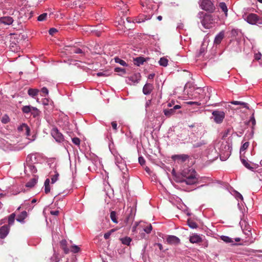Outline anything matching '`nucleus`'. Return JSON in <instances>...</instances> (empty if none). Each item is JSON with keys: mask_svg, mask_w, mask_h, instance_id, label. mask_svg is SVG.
Returning a JSON list of instances; mask_svg holds the SVG:
<instances>
[{"mask_svg": "<svg viewBox=\"0 0 262 262\" xmlns=\"http://www.w3.org/2000/svg\"><path fill=\"white\" fill-rule=\"evenodd\" d=\"M115 61L116 63H119L120 64L123 66H125L126 67L127 66V64L126 63V62L125 61H124L123 60L120 59V58L119 57H115Z\"/></svg>", "mask_w": 262, "mask_h": 262, "instance_id": "72a5a7b5", "label": "nucleus"}, {"mask_svg": "<svg viewBox=\"0 0 262 262\" xmlns=\"http://www.w3.org/2000/svg\"><path fill=\"white\" fill-rule=\"evenodd\" d=\"M242 101H233L231 102V103L234 105H241L242 104Z\"/></svg>", "mask_w": 262, "mask_h": 262, "instance_id": "bf43d9fd", "label": "nucleus"}, {"mask_svg": "<svg viewBox=\"0 0 262 262\" xmlns=\"http://www.w3.org/2000/svg\"><path fill=\"white\" fill-rule=\"evenodd\" d=\"M9 121H10L9 117L7 115H5L4 116H3L2 120H1L2 122L4 124H6V123H8L9 122Z\"/></svg>", "mask_w": 262, "mask_h": 262, "instance_id": "79ce46f5", "label": "nucleus"}, {"mask_svg": "<svg viewBox=\"0 0 262 262\" xmlns=\"http://www.w3.org/2000/svg\"><path fill=\"white\" fill-rule=\"evenodd\" d=\"M153 89V85L150 83H146L143 88V93L144 94L147 95L149 94Z\"/></svg>", "mask_w": 262, "mask_h": 262, "instance_id": "f3484780", "label": "nucleus"}, {"mask_svg": "<svg viewBox=\"0 0 262 262\" xmlns=\"http://www.w3.org/2000/svg\"><path fill=\"white\" fill-rule=\"evenodd\" d=\"M27 212L25 211H23L17 217L16 219V221L22 223L24 222L25 219L27 217Z\"/></svg>", "mask_w": 262, "mask_h": 262, "instance_id": "b1692460", "label": "nucleus"}, {"mask_svg": "<svg viewBox=\"0 0 262 262\" xmlns=\"http://www.w3.org/2000/svg\"><path fill=\"white\" fill-rule=\"evenodd\" d=\"M181 107L180 105H176L175 106H174V107L173 108H172V109H174V111L175 112V110H177V109H179Z\"/></svg>", "mask_w": 262, "mask_h": 262, "instance_id": "0e129e2a", "label": "nucleus"}, {"mask_svg": "<svg viewBox=\"0 0 262 262\" xmlns=\"http://www.w3.org/2000/svg\"><path fill=\"white\" fill-rule=\"evenodd\" d=\"M220 238L222 241H223L226 243L230 244L231 245H235V242H238L241 241V238L239 237H236L234 239H233L229 236L225 235H222L221 236Z\"/></svg>", "mask_w": 262, "mask_h": 262, "instance_id": "9d476101", "label": "nucleus"}, {"mask_svg": "<svg viewBox=\"0 0 262 262\" xmlns=\"http://www.w3.org/2000/svg\"><path fill=\"white\" fill-rule=\"evenodd\" d=\"M59 177V173L57 172H55V174L51 178V182L52 184L55 183L58 180Z\"/></svg>", "mask_w": 262, "mask_h": 262, "instance_id": "37998d69", "label": "nucleus"}, {"mask_svg": "<svg viewBox=\"0 0 262 262\" xmlns=\"http://www.w3.org/2000/svg\"><path fill=\"white\" fill-rule=\"evenodd\" d=\"M145 61V59L142 57H138L134 59L135 64L139 66Z\"/></svg>", "mask_w": 262, "mask_h": 262, "instance_id": "393cba45", "label": "nucleus"}, {"mask_svg": "<svg viewBox=\"0 0 262 262\" xmlns=\"http://www.w3.org/2000/svg\"><path fill=\"white\" fill-rule=\"evenodd\" d=\"M72 140L73 143L74 144H75L76 145H79L80 144V140L78 138H77V137L73 138L72 139Z\"/></svg>", "mask_w": 262, "mask_h": 262, "instance_id": "de8ad7c7", "label": "nucleus"}, {"mask_svg": "<svg viewBox=\"0 0 262 262\" xmlns=\"http://www.w3.org/2000/svg\"><path fill=\"white\" fill-rule=\"evenodd\" d=\"M231 147L229 144L224 145L220 150V159L226 161L231 155Z\"/></svg>", "mask_w": 262, "mask_h": 262, "instance_id": "39448f33", "label": "nucleus"}, {"mask_svg": "<svg viewBox=\"0 0 262 262\" xmlns=\"http://www.w3.org/2000/svg\"><path fill=\"white\" fill-rule=\"evenodd\" d=\"M79 249L80 248L77 246L73 245L71 247L70 251L74 253H76L79 251Z\"/></svg>", "mask_w": 262, "mask_h": 262, "instance_id": "a19ab883", "label": "nucleus"}, {"mask_svg": "<svg viewBox=\"0 0 262 262\" xmlns=\"http://www.w3.org/2000/svg\"><path fill=\"white\" fill-rule=\"evenodd\" d=\"M66 243H67V242L65 240H62L60 242V244H61V245L62 246V249L63 250L64 253L66 254H67L70 251V249H68L67 246H66Z\"/></svg>", "mask_w": 262, "mask_h": 262, "instance_id": "cd10ccee", "label": "nucleus"}, {"mask_svg": "<svg viewBox=\"0 0 262 262\" xmlns=\"http://www.w3.org/2000/svg\"><path fill=\"white\" fill-rule=\"evenodd\" d=\"M241 161L242 163V164L248 169L253 170V169L255 168V166L253 164L251 165V164L248 161L245 159L244 158H243L242 157V156H241Z\"/></svg>", "mask_w": 262, "mask_h": 262, "instance_id": "6ab92c4d", "label": "nucleus"}, {"mask_svg": "<svg viewBox=\"0 0 262 262\" xmlns=\"http://www.w3.org/2000/svg\"><path fill=\"white\" fill-rule=\"evenodd\" d=\"M152 226L151 224L148 225L147 227H145L144 228V231L146 233H150L151 231L152 230Z\"/></svg>", "mask_w": 262, "mask_h": 262, "instance_id": "a18cd8bd", "label": "nucleus"}, {"mask_svg": "<svg viewBox=\"0 0 262 262\" xmlns=\"http://www.w3.org/2000/svg\"><path fill=\"white\" fill-rule=\"evenodd\" d=\"M167 242L169 244L178 245L180 243V239L174 235H169L167 238Z\"/></svg>", "mask_w": 262, "mask_h": 262, "instance_id": "f8f14e48", "label": "nucleus"}, {"mask_svg": "<svg viewBox=\"0 0 262 262\" xmlns=\"http://www.w3.org/2000/svg\"><path fill=\"white\" fill-rule=\"evenodd\" d=\"M250 123H251V124H252V130L253 131V130L254 129V126L256 124V121L253 115H252V116L250 117V119L249 121H248V124L250 125Z\"/></svg>", "mask_w": 262, "mask_h": 262, "instance_id": "e433bc0d", "label": "nucleus"}, {"mask_svg": "<svg viewBox=\"0 0 262 262\" xmlns=\"http://www.w3.org/2000/svg\"><path fill=\"white\" fill-rule=\"evenodd\" d=\"M234 196H235V198L237 200H241V201H243V197L242 196V195L239 193L238 192L235 191L234 192Z\"/></svg>", "mask_w": 262, "mask_h": 262, "instance_id": "c03bdc74", "label": "nucleus"}, {"mask_svg": "<svg viewBox=\"0 0 262 262\" xmlns=\"http://www.w3.org/2000/svg\"><path fill=\"white\" fill-rule=\"evenodd\" d=\"M189 241L193 244L199 243L202 241V239L199 235L195 234L190 236Z\"/></svg>", "mask_w": 262, "mask_h": 262, "instance_id": "a211bd4d", "label": "nucleus"}, {"mask_svg": "<svg viewBox=\"0 0 262 262\" xmlns=\"http://www.w3.org/2000/svg\"><path fill=\"white\" fill-rule=\"evenodd\" d=\"M120 240L123 244L126 245L127 246L129 245V244L132 241V239L129 237H125L122 238H121Z\"/></svg>", "mask_w": 262, "mask_h": 262, "instance_id": "c756f323", "label": "nucleus"}, {"mask_svg": "<svg viewBox=\"0 0 262 262\" xmlns=\"http://www.w3.org/2000/svg\"><path fill=\"white\" fill-rule=\"evenodd\" d=\"M188 158V156L186 155H174L172 156V159L174 160H179L181 162L185 161Z\"/></svg>", "mask_w": 262, "mask_h": 262, "instance_id": "aec40b11", "label": "nucleus"}, {"mask_svg": "<svg viewBox=\"0 0 262 262\" xmlns=\"http://www.w3.org/2000/svg\"><path fill=\"white\" fill-rule=\"evenodd\" d=\"M243 17L244 20L249 24L252 25L262 24V19L256 14L250 13L245 15Z\"/></svg>", "mask_w": 262, "mask_h": 262, "instance_id": "7ed1b4c3", "label": "nucleus"}, {"mask_svg": "<svg viewBox=\"0 0 262 262\" xmlns=\"http://www.w3.org/2000/svg\"><path fill=\"white\" fill-rule=\"evenodd\" d=\"M157 245L158 246L160 250H162L163 246L161 244L158 243V244H157Z\"/></svg>", "mask_w": 262, "mask_h": 262, "instance_id": "69168bd1", "label": "nucleus"}, {"mask_svg": "<svg viewBox=\"0 0 262 262\" xmlns=\"http://www.w3.org/2000/svg\"><path fill=\"white\" fill-rule=\"evenodd\" d=\"M73 53L76 54H82L83 53V51L80 49H74Z\"/></svg>", "mask_w": 262, "mask_h": 262, "instance_id": "6e6d98bb", "label": "nucleus"}, {"mask_svg": "<svg viewBox=\"0 0 262 262\" xmlns=\"http://www.w3.org/2000/svg\"><path fill=\"white\" fill-rule=\"evenodd\" d=\"M219 7L222 11L224 13L225 16L227 17L228 15V8L226 4L224 2L220 3Z\"/></svg>", "mask_w": 262, "mask_h": 262, "instance_id": "4be33fe9", "label": "nucleus"}, {"mask_svg": "<svg viewBox=\"0 0 262 262\" xmlns=\"http://www.w3.org/2000/svg\"><path fill=\"white\" fill-rule=\"evenodd\" d=\"M35 183H36V180H33L32 181V182H28L26 184V186L28 187H31L35 185Z\"/></svg>", "mask_w": 262, "mask_h": 262, "instance_id": "09e8293b", "label": "nucleus"}, {"mask_svg": "<svg viewBox=\"0 0 262 262\" xmlns=\"http://www.w3.org/2000/svg\"><path fill=\"white\" fill-rule=\"evenodd\" d=\"M261 56V53L258 52L257 53L255 54L254 58L255 60H258L260 59Z\"/></svg>", "mask_w": 262, "mask_h": 262, "instance_id": "5fc2aeb1", "label": "nucleus"}, {"mask_svg": "<svg viewBox=\"0 0 262 262\" xmlns=\"http://www.w3.org/2000/svg\"><path fill=\"white\" fill-rule=\"evenodd\" d=\"M9 232V228L7 225H4L0 228V238H5Z\"/></svg>", "mask_w": 262, "mask_h": 262, "instance_id": "ddd939ff", "label": "nucleus"}, {"mask_svg": "<svg viewBox=\"0 0 262 262\" xmlns=\"http://www.w3.org/2000/svg\"><path fill=\"white\" fill-rule=\"evenodd\" d=\"M204 51H205V48L203 47L201 48L200 49V53L201 54V53H203Z\"/></svg>", "mask_w": 262, "mask_h": 262, "instance_id": "338daca9", "label": "nucleus"}, {"mask_svg": "<svg viewBox=\"0 0 262 262\" xmlns=\"http://www.w3.org/2000/svg\"><path fill=\"white\" fill-rule=\"evenodd\" d=\"M249 143L248 142L244 143L241 147L240 154L242 155V152H244L249 146Z\"/></svg>", "mask_w": 262, "mask_h": 262, "instance_id": "58836bf2", "label": "nucleus"}, {"mask_svg": "<svg viewBox=\"0 0 262 262\" xmlns=\"http://www.w3.org/2000/svg\"><path fill=\"white\" fill-rule=\"evenodd\" d=\"M51 135L52 137L58 142H62L64 138L61 133H60L57 128H53L51 130Z\"/></svg>", "mask_w": 262, "mask_h": 262, "instance_id": "6e6552de", "label": "nucleus"}, {"mask_svg": "<svg viewBox=\"0 0 262 262\" xmlns=\"http://www.w3.org/2000/svg\"><path fill=\"white\" fill-rule=\"evenodd\" d=\"M36 156L34 154L28 155L26 159V163H32L36 161Z\"/></svg>", "mask_w": 262, "mask_h": 262, "instance_id": "5701e85b", "label": "nucleus"}, {"mask_svg": "<svg viewBox=\"0 0 262 262\" xmlns=\"http://www.w3.org/2000/svg\"><path fill=\"white\" fill-rule=\"evenodd\" d=\"M241 105L242 106V107H243L246 108L247 109H249L248 104L247 103L242 102V104H241Z\"/></svg>", "mask_w": 262, "mask_h": 262, "instance_id": "052dcab7", "label": "nucleus"}, {"mask_svg": "<svg viewBox=\"0 0 262 262\" xmlns=\"http://www.w3.org/2000/svg\"><path fill=\"white\" fill-rule=\"evenodd\" d=\"M168 60L165 57H162L159 61V63L160 66L163 67H166L168 64Z\"/></svg>", "mask_w": 262, "mask_h": 262, "instance_id": "c85d7f7f", "label": "nucleus"}, {"mask_svg": "<svg viewBox=\"0 0 262 262\" xmlns=\"http://www.w3.org/2000/svg\"><path fill=\"white\" fill-rule=\"evenodd\" d=\"M51 214L54 215H58L59 214V211L58 210H55V211H51L50 212Z\"/></svg>", "mask_w": 262, "mask_h": 262, "instance_id": "680f3d73", "label": "nucleus"}, {"mask_svg": "<svg viewBox=\"0 0 262 262\" xmlns=\"http://www.w3.org/2000/svg\"><path fill=\"white\" fill-rule=\"evenodd\" d=\"M41 93L44 94L45 95V96H48L49 94V91L46 87H43L41 89Z\"/></svg>", "mask_w": 262, "mask_h": 262, "instance_id": "8fccbe9b", "label": "nucleus"}, {"mask_svg": "<svg viewBox=\"0 0 262 262\" xmlns=\"http://www.w3.org/2000/svg\"><path fill=\"white\" fill-rule=\"evenodd\" d=\"M25 172L27 174L35 173L37 172V169L32 163H26L25 165Z\"/></svg>", "mask_w": 262, "mask_h": 262, "instance_id": "1a4fd4ad", "label": "nucleus"}, {"mask_svg": "<svg viewBox=\"0 0 262 262\" xmlns=\"http://www.w3.org/2000/svg\"><path fill=\"white\" fill-rule=\"evenodd\" d=\"M15 214L12 213L8 217V224L9 226L12 225L14 222Z\"/></svg>", "mask_w": 262, "mask_h": 262, "instance_id": "473e14b6", "label": "nucleus"}, {"mask_svg": "<svg viewBox=\"0 0 262 262\" xmlns=\"http://www.w3.org/2000/svg\"><path fill=\"white\" fill-rule=\"evenodd\" d=\"M225 32L224 31H221L219 33H218L215 37L214 40V43L216 45H219L221 43L222 40L224 37Z\"/></svg>", "mask_w": 262, "mask_h": 262, "instance_id": "2eb2a0df", "label": "nucleus"}, {"mask_svg": "<svg viewBox=\"0 0 262 262\" xmlns=\"http://www.w3.org/2000/svg\"><path fill=\"white\" fill-rule=\"evenodd\" d=\"M110 217L112 220V221L115 223H118V221H117V217H116V213L115 211H113L111 212L110 213Z\"/></svg>", "mask_w": 262, "mask_h": 262, "instance_id": "f704fd0d", "label": "nucleus"}, {"mask_svg": "<svg viewBox=\"0 0 262 262\" xmlns=\"http://www.w3.org/2000/svg\"><path fill=\"white\" fill-rule=\"evenodd\" d=\"M111 124H112L113 128L116 130H117V123L116 122H115V121H113V122H112Z\"/></svg>", "mask_w": 262, "mask_h": 262, "instance_id": "13d9d810", "label": "nucleus"}, {"mask_svg": "<svg viewBox=\"0 0 262 262\" xmlns=\"http://www.w3.org/2000/svg\"><path fill=\"white\" fill-rule=\"evenodd\" d=\"M199 5L202 9L209 12H213L215 9L211 0H200Z\"/></svg>", "mask_w": 262, "mask_h": 262, "instance_id": "20e7f679", "label": "nucleus"}, {"mask_svg": "<svg viewBox=\"0 0 262 262\" xmlns=\"http://www.w3.org/2000/svg\"><path fill=\"white\" fill-rule=\"evenodd\" d=\"M164 115L167 117H170L174 113V109L170 108L168 110H164Z\"/></svg>", "mask_w": 262, "mask_h": 262, "instance_id": "2f4dec72", "label": "nucleus"}, {"mask_svg": "<svg viewBox=\"0 0 262 262\" xmlns=\"http://www.w3.org/2000/svg\"><path fill=\"white\" fill-rule=\"evenodd\" d=\"M157 19L159 20H161L162 19V17L161 16H158L157 17Z\"/></svg>", "mask_w": 262, "mask_h": 262, "instance_id": "774afa93", "label": "nucleus"}, {"mask_svg": "<svg viewBox=\"0 0 262 262\" xmlns=\"http://www.w3.org/2000/svg\"><path fill=\"white\" fill-rule=\"evenodd\" d=\"M187 224L189 227L192 229H195L198 227L197 224L190 220L187 221Z\"/></svg>", "mask_w": 262, "mask_h": 262, "instance_id": "7c9ffc66", "label": "nucleus"}, {"mask_svg": "<svg viewBox=\"0 0 262 262\" xmlns=\"http://www.w3.org/2000/svg\"><path fill=\"white\" fill-rule=\"evenodd\" d=\"M18 129L20 132H24L27 136H30V128L27 124H23L18 127Z\"/></svg>", "mask_w": 262, "mask_h": 262, "instance_id": "dca6fc26", "label": "nucleus"}, {"mask_svg": "<svg viewBox=\"0 0 262 262\" xmlns=\"http://www.w3.org/2000/svg\"><path fill=\"white\" fill-rule=\"evenodd\" d=\"M186 103L188 105L195 104V105H200L201 104V103L200 102H197V101H188Z\"/></svg>", "mask_w": 262, "mask_h": 262, "instance_id": "603ef678", "label": "nucleus"}, {"mask_svg": "<svg viewBox=\"0 0 262 262\" xmlns=\"http://www.w3.org/2000/svg\"><path fill=\"white\" fill-rule=\"evenodd\" d=\"M48 16V14L47 13H43L38 16L37 20L39 21H42L46 19Z\"/></svg>", "mask_w": 262, "mask_h": 262, "instance_id": "4c0bfd02", "label": "nucleus"}, {"mask_svg": "<svg viewBox=\"0 0 262 262\" xmlns=\"http://www.w3.org/2000/svg\"><path fill=\"white\" fill-rule=\"evenodd\" d=\"M32 111H34V113H32V114L33 115L34 117H35L36 115H38V110L36 107H32L30 106H24L22 108V111L23 113L27 114L30 112H31Z\"/></svg>", "mask_w": 262, "mask_h": 262, "instance_id": "9b49d317", "label": "nucleus"}, {"mask_svg": "<svg viewBox=\"0 0 262 262\" xmlns=\"http://www.w3.org/2000/svg\"><path fill=\"white\" fill-rule=\"evenodd\" d=\"M39 91V90L37 89H29L28 91V94L30 96L34 98L38 95Z\"/></svg>", "mask_w": 262, "mask_h": 262, "instance_id": "412c9836", "label": "nucleus"}, {"mask_svg": "<svg viewBox=\"0 0 262 262\" xmlns=\"http://www.w3.org/2000/svg\"><path fill=\"white\" fill-rule=\"evenodd\" d=\"M113 231V230H112V231H110V232H106L104 234V237L105 239H108L111 234V232Z\"/></svg>", "mask_w": 262, "mask_h": 262, "instance_id": "4d7b16f0", "label": "nucleus"}, {"mask_svg": "<svg viewBox=\"0 0 262 262\" xmlns=\"http://www.w3.org/2000/svg\"><path fill=\"white\" fill-rule=\"evenodd\" d=\"M45 192L46 193H48L50 191V180L49 179H47L45 180Z\"/></svg>", "mask_w": 262, "mask_h": 262, "instance_id": "a878e982", "label": "nucleus"}, {"mask_svg": "<svg viewBox=\"0 0 262 262\" xmlns=\"http://www.w3.org/2000/svg\"><path fill=\"white\" fill-rule=\"evenodd\" d=\"M150 15L148 16H146L144 18H142V16H140L137 20L136 22L137 23H141L142 22H144L145 20H148L150 18Z\"/></svg>", "mask_w": 262, "mask_h": 262, "instance_id": "ea45409f", "label": "nucleus"}, {"mask_svg": "<svg viewBox=\"0 0 262 262\" xmlns=\"http://www.w3.org/2000/svg\"><path fill=\"white\" fill-rule=\"evenodd\" d=\"M197 17L201 20L202 26L206 29H209L214 22L213 16L210 14H207L203 12H200Z\"/></svg>", "mask_w": 262, "mask_h": 262, "instance_id": "f03ea898", "label": "nucleus"}, {"mask_svg": "<svg viewBox=\"0 0 262 262\" xmlns=\"http://www.w3.org/2000/svg\"><path fill=\"white\" fill-rule=\"evenodd\" d=\"M140 74L139 73H137L126 78V82L128 84L134 85L138 83L140 80Z\"/></svg>", "mask_w": 262, "mask_h": 262, "instance_id": "0eeeda50", "label": "nucleus"}, {"mask_svg": "<svg viewBox=\"0 0 262 262\" xmlns=\"http://www.w3.org/2000/svg\"><path fill=\"white\" fill-rule=\"evenodd\" d=\"M10 48L11 51L14 52H17L20 49V48L15 43H13V42L11 43Z\"/></svg>", "mask_w": 262, "mask_h": 262, "instance_id": "bb28decb", "label": "nucleus"}, {"mask_svg": "<svg viewBox=\"0 0 262 262\" xmlns=\"http://www.w3.org/2000/svg\"><path fill=\"white\" fill-rule=\"evenodd\" d=\"M57 32V30L55 28H51L49 30V33L50 35H53Z\"/></svg>", "mask_w": 262, "mask_h": 262, "instance_id": "864d4df0", "label": "nucleus"}, {"mask_svg": "<svg viewBox=\"0 0 262 262\" xmlns=\"http://www.w3.org/2000/svg\"><path fill=\"white\" fill-rule=\"evenodd\" d=\"M213 121L217 124H221L223 122L225 117V113L223 111L219 110H215L212 112Z\"/></svg>", "mask_w": 262, "mask_h": 262, "instance_id": "423d86ee", "label": "nucleus"}, {"mask_svg": "<svg viewBox=\"0 0 262 262\" xmlns=\"http://www.w3.org/2000/svg\"><path fill=\"white\" fill-rule=\"evenodd\" d=\"M138 161H139V163L141 165H143L145 163V160L144 159V158L142 157H139L138 158Z\"/></svg>", "mask_w": 262, "mask_h": 262, "instance_id": "3c124183", "label": "nucleus"}, {"mask_svg": "<svg viewBox=\"0 0 262 262\" xmlns=\"http://www.w3.org/2000/svg\"><path fill=\"white\" fill-rule=\"evenodd\" d=\"M114 70L116 72L119 73L120 75H123L126 73L125 70L123 68L116 67Z\"/></svg>", "mask_w": 262, "mask_h": 262, "instance_id": "c9c22d12", "label": "nucleus"}, {"mask_svg": "<svg viewBox=\"0 0 262 262\" xmlns=\"http://www.w3.org/2000/svg\"><path fill=\"white\" fill-rule=\"evenodd\" d=\"M13 22V19L11 17L5 16L0 18V24H3L6 25H10Z\"/></svg>", "mask_w": 262, "mask_h": 262, "instance_id": "4468645a", "label": "nucleus"}, {"mask_svg": "<svg viewBox=\"0 0 262 262\" xmlns=\"http://www.w3.org/2000/svg\"><path fill=\"white\" fill-rule=\"evenodd\" d=\"M42 104L44 105H48L50 103H52V101L48 98H44L42 99Z\"/></svg>", "mask_w": 262, "mask_h": 262, "instance_id": "49530a36", "label": "nucleus"}, {"mask_svg": "<svg viewBox=\"0 0 262 262\" xmlns=\"http://www.w3.org/2000/svg\"><path fill=\"white\" fill-rule=\"evenodd\" d=\"M182 176L184 177L183 182L187 185L196 183L198 180L196 171L192 168L184 169L182 171Z\"/></svg>", "mask_w": 262, "mask_h": 262, "instance_id": "f257e3e1", "label": "nucleus"}, {"mask_svg": "<svg viewBox=\"0 0 262 262\" xmlns=\"http://www.w3.org/2000/svg\"><path fill=\"white\" fill-rule=\"evenodd\" d=\"M155 76V74H150L148 75V78L149 79H152Z\"/></svg>", "mask_w": 262, "mask_h": 262, "instance_id": "e2e57ef3", "label": "nucleus"}]
</instances>
